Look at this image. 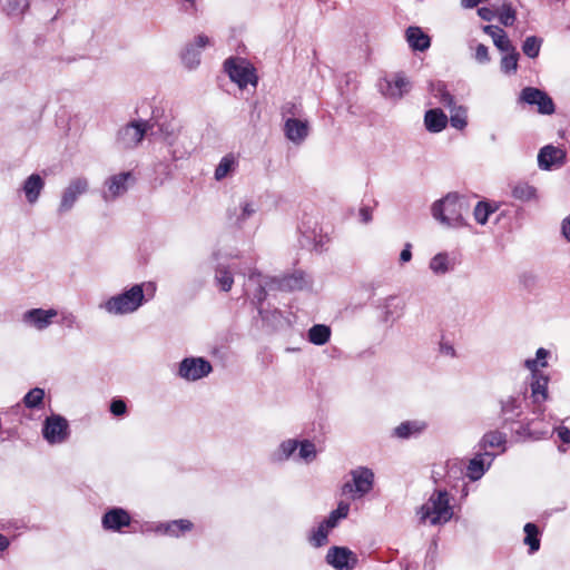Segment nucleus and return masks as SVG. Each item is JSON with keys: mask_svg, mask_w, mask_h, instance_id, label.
Here are the masks:
<instances>
[{"mask_svg": "<svg viewBox=\"0 0 570 570\" xmlns=\"http://www.w3.org/2000/svg\"><path fill=\"white\" fill-rule=\"evenodd\" d=\"M470 209L469 199L458 193H449L432 205V216L442 225L459 228L465 226L464 215Z\"/></svg>", "mask_w": 570, "mask_h": 570, "instance_id": "nucleus-1", "label": "nucleus"}, {"mask_svg": "<svg viewBox=\"0 0 570 570\" xmlns=\"http://www.w3.org/2000/svg\"><path fill=\"white\" fill-rule=\"evenodd\" d=\"M419 514L422 522L429 520L433 525L449 522L453 515L449 493L445 490L434 491L421 507Z\"/></svg>", "mask_w": 570, "mask_h": 570, "instance_id": "nucleus-2", "label": "nucleus"}, {"mask_svg": "<svg viewBox=\"0 0 570 570\" xmlns=\"http://www.w3.org/2000/svg\"><path fill=\"white\" fill-rule=\"evenodd\" d=\"M144 284H136L128 291L110 297L105 304L104 308L115 315H124L134 313L144 303Z\"/></svg>", "mask_w": 570, "mask_h": 570, "instance_id": "nucleus-3", "label": "nucleus"}, {"mask_svg": "<svg viewBox=\"0 0 570 570\" xmlns=\"http://www.w3.org/2000/svg\"><path fill=\"white\" fill-rule=\"evenodd\" d=\"M224 69L229 76L230 80L236 82L240 89L247 85H257L258 78L255 73V68L244 59L228 58L224 62Z\"/></svg>", "mask_w": 570, "mask_h": 570, "instance_id": "nucleus-4", "label": "nucleus"}, {"mask_svg": "<svg viewBox=\"0 0 570 570\" xmlns=\"http://www.w3.org/2000/svg\"><path fill=\"white\" fill-rule=\"evenodd\" d=\"M148 129L149 122L145 120H135L126 124L117 131V147L124 150L136 148L144 139Z\"/></svg>", "mask_w": 570, "mask_h": 570, "instance_id": "nucleus-5", "label": "nucleus"}, {"mask_svg": "<svg viewBox=\"0 0 570 570\" xmlns=\"http://www.w3.org/2000/svg\"><path fill=\"white\" fill-rule=\"evenodd\" d=\"M524 366L532 373V382L530 385L532 402L537 405L534 413L542 414L544 411L542 403L546 402L549 396V377L537 370V360H525Z\"/></svg>", "mask_w": 570, "mask_h": 570, "instance_id": "nucleus-6", "label": "nucleus"}, {"mask_svg": "<svg viewBox=\"0 0 570 570\" xmlns=\"http://www.w3.org/2000/svg\"><path fill=\"white\" fill-rule=\"evenodd\" d=\"M134 183L135 177L131 171L112 175L105 180V189L101 193V197L106 203L114 202L125 195L129 185Z\"/></svg>", "mask_w": 570, "mask_h": 570, "instance_id": "nucleus-7", "label": "nucleus"}, {"mask_svg": "<svg viewBox=\"0 0 570 570\" xmlns=\"http://www.w3.org/2000/svg\"><path fill=\"white\" fill-rule=\"evenodd\" d=\"M352 483L346 482L342 491L344 494H357L362 497L368 493L373 488L374 473L367 468H357L351 472Z\"/></svg>", "mask_w": 570, "mask_h": 570, "instance_id": "nucleus-8", "label": "nucleus"}, {"mask_svg": "<svg viewBox=\"0 0 570 570\" xmlns=\"http://www.w3.org/2000/svg\"><path fill=\"white\" fill-rule=\"evenodd\" d=\"M212 364L203 357H186L179 363L178 375L186 381H197L212 372Z\"/></svg>", "mask_w": 570, "mask_h": 570, "instance_id": "nucleus-9", "label": "nucleus"}, {"mask_svg": "<svg viewBox=\"0 0 570 570\" xmlns=\"http://www.w3.org/2000/svg\"><path fill=\"white\" fill-rule=\"evenodd\" d=\"M88 188L89 181L86 177H76L71 179L62 191L58 213L61 215L69 212L76 204L78 197L86 194Z\"/></svg>", "mask_w": 570, "mask_h": 570, "instance_id": "nucleus-10", "label": "nucleus"}, {"mask_svg": "<svg viewBox=\"0 0 570 570\" xmlns=\"http://www.w3.org/2000/svg\"><path fill=\"white\" fill-rule=\"evenodd\" d=\"M68 421L60 415H51L46 419L42 435L50 444H59L68 439Z\"/></svg>", "mask_w": 570, "mask_h": 570, "instance_id": "nucleus-11", "label": "nucleus"}, {"mask_svg": "<svg viewBox=\"0 0 570 570\" xmlns=\"http://www.w3.org/2000/svg\"><path fill=\"white\" fill-rule=\"evenodd\" d=\"M520 100L529 105H535L540 114L551 115L554 112V104L551 97L538 88L527 87L522 89Z\"/></svg>", "mask_w": 570, "mask_h": 570, "instance_id": "nucleus-12", "label": "nucleus"}, {"mask_svg": "<svg viewBox=\"0 0 570 570\" xmlns=\"http://www.w3.org/2000/svg\"><path fill=\"white\" fill-rule=\"evenodd\" d=\"M523 396L521 394L503 396L499 400V417L503 424L515 422L522 414Z\"/></svg>", "mask_w": 570, "mask_h": 570, "instance_id": "nucleus-13", "label": "nucleus"}, {"mask_svg": "<svg viewBox=\"0 0 570 570\" xmlns=\"http://www.w3.org/2000/svg\"><path fill=\"white\" fill-rule=\"evenodd\" d=\"M326 561L336 570H352L357 563L356 556L347 548L332 547L326 554Z\"/></svg>", "mask_w": 570, "mask_h": 570, "instance_id": "nucleus-14", "label": "nucleus"}, {"mask_svg": "<svg viewBox=\"0 0 570 570\" xmlns=\"http://www.w3.org/2000/svg\"><path fill=\"white\" fill-rule=\"evenodd\" d=\"M58 315L55 308L42 309L32 308L23 313L22 322L38 331H43L52 324V320Z\"/></svg>", "mask_w": 570, "mask_h": 570, "instance_id": "nucleus-15", "label": "nucleus"}, {"mask_svg": "<svg viewBox=\"0 0 570 570\" xmlns=\"http://www.w3.org/2000/svg\"><path fill=\"white\" fill-rule=\"evenodd\" d=\"M411 88L410 81L401 73L395 75L392 79H384L380 82V90L385 97L401 98L409 92Z\"/></svg>", "mask_w": 570, "mask_h": 570, "instance_id": "nucleus-16", "label": "nucleus"}, {"mask_svg": "<svg viewBox=\"0 0 570 570\" xmlns=\"http://www.w3.org/2000/svg\"><path fill=\"white\" fill-rule=\"evenodd\" d=\"M209 45V38L205 35L197 36L195 43L186 46L181 53V60L188 69H195L200 63V49Z\"/></svg>", "mask_w": 570, "mask_h": 570, "instance_id": "nucleus-17", "label": "nucleus"}, {"mask_svg": "<svg viewBox=\"0 0 570 570\" xmlns=\"http://www.w3.org/2000/svg\"><path fill=\"white\" fill-rule=\"evenodd\" d=\"M309 127L307 120L297 118H286L284 124V132L288 140L298 145L308 136Z\"/></svg>", "mask_w": 570, "mask_h": 570, "instance_id": "nucleus-18", "label": "nucleus"}, {"mask_svg": "<svg viewBox=\"0 0 570 570\" xmlns=\"http://www.w3.org/2000/svg\"><path fill=\"white\" fill-rule=\"evenodd\" d=\"M564 158L566 154L562 149L548 145L540 149L538 164L541 169L550 170L553 166H561Z\"/></svg>", "mask_w": 570, "mask_h": 570, "instance_id": "nucleus-19", "label": "nucleus"}, {"mask_svg": "<svg viewBox=\"0 0 570 570\" xmlns=\"http://www.w3.org/2000/svg\"><path fill=\"white\" fill-rule=\"evenodd\" d=\"M493 458V454L484 452L476 454L473 459H471L466 469V475L469 479L472 481L481 479L491 465Z\"/></svg>", "mask_w": 570, "mask_h": 570, "instance_id": "nucleus-20", "label": "nucleus"}, {"mask_svg": "<svg viewBox=\"0 0 570 570\" xmlns=\"http://www.w3.org/2000/svg\"><path fill=\"white\" fill-rule=\"evenodd\" d=\"M129 523L130 515L120 508L111 509L102 517V525L105 529L119 531L121 528L129 525Z\"/></svg>", "mask_w": 570, "mask_h": 570, "instance_id": "nucleus-21", "label": "nucleus"}, {"mask_svg": "<svg viewBox=\"0 0 570 570\" xmlns=\"http://www.w3.org/2000/svg\"><path fill=\"white\" fill-rule=\"evenodd\" d=\"M45 188V180L39 174L30 175L22 185V190L29 204H36Z\"/></svg>", "mask_w": 570, "mask_h": 570, "instance_id": "nucleus-22", "label": "nucleus"}, {"mask_svg": "<svg viewBox=\"0 0 570 570\" xmlns=\"http://www.w3.org/2000/svg\"><path fill=\"white\" fill-rule=\"evenodd\" d=\"M248 283L254 284L256 286V289L254 292V298L257 301L258 304H262L267 295V288L268 289H276L275 284L272 283V278H264L261 273L253 271L248 275Z\"/></svg>", "mask_w": 570, "mask_h": 570, "instance_id": "nucleus-23", "label": "nucleus"}, {"mask_svg": "<svg viewBox=\"0 0 570 570\" xmlns=\"http://www.w3.org/2000/svg\"><path fill=\"white\" fill-rule=\"evenodd\" d=\"M406 41L413 50L425 51L431 46L430 37L419 27H409L405 32Z\"/></svg>", "mask_w": 570, "mask_h": 570, "instance_id": "nucleus-24", "label": "nucleus"}, {"mask_svg": "<svg viewBox=\"0 0 570 570\" xmlns=\"http://www.w3.org/2000/svg\"><path fill=\"white\" fill-rule=\"evenodd\" d=\"M272 283H274L275 288L279 291L302 289L306 285L303 273H294L283 277H273Z\"/></svg>", "mask_w": 570, "mask_h": 570, "instance_id": "nucleus-25", "label": "nucleus"}, {"mask_svg": "<svg viewBox=\"0 0 570 570\" xmlns=\"http://www.w3.org/2000/svg\"><path fill=\"white\" fill-rule=\"evenodd\" d=\"M424 125L430 132H440L448 125L446 115L439 108L430 109L424 115Z\"/></svg>", "mask_w": 570, "mask_h": 570, "instance_id": "nucleus-26", "label": "nucleus"}, {"mask_svg": "<svg viewBox=\"0 0 570 570\" xmlns=\"http://www.w3.org/2000/svg\"><path fill=\"white\" fill-rule=\"evenodd\" d=\"M483 31L484 33L492 38L494 46L501 52L507 50H513V45L502 28L498 26L488 24L483 27Z\"/></svg>", "mask_w": 570, "mask_h": 570, "instance_id": "nucleus-27", "label": "nucleus"}, {"mask_svg": "<svg viewBox=\"0 0 570 570\" xmlns=\"http://www.w3.org/2000/svg\"><path fill=\"white\" fill-rule=\"evenodd\" d=\"M331 333L330 326L315 324L308 330L307 337L314 345H324L330 341Z\"/></svg>", "mask_w": 570, "mask_h": 570, "instance_id": "nucleus-28", "label": "nucleus"}, {"mask_svg": "<svg viewBox=\"0 0 570 570\" xmlns=\"http://www.w3.org/2000/svg\"><path fill=\"white\" fill-rule=\"evenodd\" d=\"M430 92L444 107L451 108L454 102L453 96L448 91L446 86L442 81L431 82Z\"/></svg>", "mask_w": 570, "mask_h": 570, "instance_id": "nucleus-29", "label": "nucleus"}, {"mask_svg": "<svg viewBox=\"0 0 570 570\" xmlns=\"http://www.w3.org/2000/svg\"><path fill=\"white\" fill-rule=\"evenodd\" d=\"M429 267L435 275H444L453 268L446 253H439L433 256Z\"/></svg>", "mask_w": 570, "mask_h": 570, "instance_id": "nucleus-30", "label": "nucleus"}, {"mask_svg": "<svg viewBox=\"0 0 570 570\" xmlns=\"http://www.w3.org/2000/svg\"><path fill=\"white\" fill-rule=\"evenodd\" d=\"M193 523L185 519L174 520L171 522L161 524L159 527V530H161L164 533L171 535V537H178L180 533H184L186 531L191 530Z\"/></svg>", "mask_w": 570, "mask_h": 570, "instance_id": "nucleus-31", "label": "nucleus"}, {"mask_svg": "<svg viewBox=\"0 0 570 570\" xmlns=\"http://www.w3.org/2000/svg\"><path fill=\"white\" fill-rule=\"evenodd\" d=\"M525 537L524 544L529 547V553H534L540 549L539 529L534 523H527L523 528Z\"/></svg>", "mask_w": 570, "mask_h": 570, "instance_id": "nucleus-32", "label": "nucleus"}, {"mask_svg": "<svg viewBox=\"0 0 570 570\" xmlns=\"http://www.w3.org/2000/svg\"><path fill=\"white\" fill-rule=\"evenodd\" d=\"M236 158L234 155L228 154L224 156L215 169V179L222 180L230 174L236 167Z\"/></svg>", "mask_w": 570, "mask_h": 570, "instance_id": "nucleus-33", "label": "nucleus"}, {"mask_svg": "<svg viewBox=\"0 0 570 570\" xmlns=\"http://www.w3.org/2000/svg\"><path fill=\"white\" fill-rule=\"evenodd\" d=\"M504 56L501 59V70L504 73H512L515 72L518 69V60H519V52L517 51L515 47L513 46V50H507L502 51Z\"/></svg>", "mask_w": 570, "mask_h": 570, "instance_id": "nucleus-34", "label": "nucleus"}, {"mask_svg": "<svg viewBox=\"0 0 570 570\" xmlns=\"http://www.w3.org/2000/svg\"><path fill=\"white\" fill-rule=\"evenodd\" d=\"M425 424L420 422H403L395 428L394 433L397 438L406 439L412 434L420 433L424 430Z\"/></svg>", "mask_w": 570, "mask_h": 570, "instance_id": "nucleus-35", "label": "nucleus"}, {"mask_svg": "<svg viewBox=\"0 0 570 570\" xmlns=\"http://www.w3.org/2000/svg\"><path fill=\"white\" fill-rule=\"evenodd\" d=\"M512 196L521 202H529L537 197V189L527 183H519L513 187Z\"/></svg>", "mask_w": 570, "mask_h": 570, "instance_id": "nucleus-36", "label": "nucleus"}, {"mask_svg": "<svg viewBox=\"0 0 570 570\" xmlns=\"http://www.w3.org/2000/svg\"><path fill=\"white\" fill-rule=\"evenodd\" d=\"M542 42V38L537 36L527 37L522 43L523 53L529 58H537L540 53Z\"/></svg>", "mask_w": 570, "mask_h": 570, "instance_id": "nucleus-37", "label": "nucleus"}, {"mask_svg": "<svg viewBox=\"0 0 570 570\" xmlns=\"http://www.w3.org/2000/svg\"><path fill=\"white\" fill-rule=\"evenodd\" d=\"M43 389L35 387L24 395L23 404L28 409H40L43 405Z\"/></svg>", "mask_w": 570, "mask_h": 570, "instance_id": "nucleus-38", "label": "nucleus"}, {"mask_svg": "<svg viewBox=\"0 0 570 570\" xmlns=\"http://www.w3.org/2000/svg\"><path fill=\"white\" fill-rule=\"evenodd\" d=\"M450 109L451 117L450 124L455 129H463L466 126V109L462 106L456 107L453 102V106Z\"/></svg>", "mask_w": 570, "mask_h": 570, "instance_id": "nucleus-39", "label": "nucleus"}, {"mask_svg": "<svg viewBox=\"0 0 570 570\" xmlns=\"http://www.w3.org/2000/svg\"><path fill=\"white\" fill-rule=\"evenodd\" d=\"M215 279L219 285L220 289L224 292L230 291L234 284V278L230 271L224 266H218L216 268Z\"/></svg>", "mask_w": 570, "mask_h": 570, "instance_id": "nucleus-40", "label": "nucleus"}, {"mask_svg": "<svg viewBox=\"0 0 570 570\" xmlns=\"http://www.w3.org/2000/svg\"><path fill=\"white\" fill-rule=\"evenodd\" d=\"M482 446L485 448H499L504 446L507 442V436L504 433L499 431H491L483 435L482 438Z\"/></svg>", "mask_w": 570, "mask_h": 570, "instance_id": "nucleus-41", "label": "nucleus"}, {"mask_svg": "<svg viewBox=\"0 0 570 570\" xmlns=\"http://www.w3.org/2000/svg\"><path fill=\"white\" fill-rule=\"evenodd\" d=\"M298 448V441L287 440L281 443L277 452L274 454L278 461L287 460L292 456Z\"/></svg>", "mask_w": 570, "mask_h": 570, "instance_id": "nucleus-42", "label": "nucleus"}, {"mask_svg": "<svg viewBox=\"0 0 570 570\" xmlns=\"http://www.w3.org/2000/svg\"><path fill=\"white\" fill-rule=\"evenodd\" d=\"M495 210V208H492L489 203L487 202H479L473 210L474 219L481 224L484 225L490 214H492Z\"/></svg>", "mask_w": 570, "mask_h": 570, "instance_id": "nucleus-43", "label": "nucleus"}, {"mask_svg": "<svg viewBox=\"0 0 570 570\" xmlns=\"http://www.w3.org/2000/svg\"><path fill=\"white\" fill-rule=\"evenodd\" d=\"M331 529L322 522L311 534L309 542L312 546L320 548L327 543V535Z\"/></svg>", "mask_w": 570, "mask_h": 570, "instance_id": "nucleus-44", "label": "nucleus"}, {"mask_svg": "<svg viewBox=\"0 0 570 570\" xmlns=\"http://www.w3.org/2000/svg\"><path fill=\"white\" fill-rule=\"evenodd\" d=\"M298 458L304 460L305 462H311L316 458V448L315 444L305 440L298 442Z\"/></svg>", "mask_w": 570, "mask_h": 570, "instance_id": "nucleus-45", "label": "nucleus"}, {"mask_svg": "<svg viewBox=\"0 0 570 570\" xmlns=\"http://www.w3.org/2000/svg\"><path fill=\"white\" fill-rule=\"evenodd\" d=\"M500 22L505 26H512L515 20V11L510 3L503 2L499 9Z\"/></svg>", "mask_w": 570, "mask_h": 570, "instance_id": "nucleus-46", "label": "nucleus"}, {"mask_svg": "<svg viewBox=\"0 0 570 570\" xmlns=\"http://www.w3.org/2000/svg\"><path fill=\"white\" fill-rule=\"evenodd\" d=\"M29 7L27 0H8V4L4 7L7 13L12 17L22 14Z\"/></svg>", "mask_w": 570, "mask_h": 570, "instance_id": "nucleus-47", "label": "nucleus"}, {"mask_svg": "<svg viewBox=\"0 0 570 570\" xmlns=\"http://www.w3.org/2000/svg\"><path fill=\"white\" fill-rule=\"evenodd\" d=\"M256 209L254 208L253 204L250 203H244L242 205V212L236 218V223L240 226L243 223H245L249 217H252L255 214Z\"/></svg>", "mask_w": 570, "mask_h": 570, "instance_id": "nucleus-48", "label": "nucleus"}, {"mask_svg": "<svg viewBox=\"0 0 570 570\" xmlns=\"http://www.w3.org/2000/svg\"><path fill=\"white\" fill-rule=\"evenodd\" d=\"M474 59L479 63H487V62H489L490 61V56H489L488 47L482 45V43H479L475 47Z\"/></svg>", "mask_w": 570, "mask_h": 570, "instance_id": "nucleus-49", "label": "nucleus"}, {"mask_svg": "<svg viewBox=\"0 0 570 570\" xmlns=\"http://www.w3.org/2000/svg\"><path fill=\"white\" fill-rule=\"evenodd\" d=\"M301 114V107L295 102L288 101L282 106V115L283 117L291 116L289 118H295Z\"/></svg>", "mask_w": 570, "mask_h": 570, "instance_id": "nucleus-50", "label": "nucleus"}, {"mask_svg": "<svg viewBox=\"0 0 570 570\" xmlns=\"http://www.w3.org/2000/svg\"><path fill=\"white\" fill-rule=\"evenodd\" d=\"M553 432L557 434L558 439L567 445H570V429L564 425H559L554 428Z\"/></svg>", "mask_w": 570, "mask_h": 570, "instance_id": "nucleus-51", "label": "nucleus"}, {"mask_svg": "<svg viewBox=\"0 0 570 570\" xmlns=\"http://www.w3.org/2000/svg\"><path fill=\"white\" fill-rule=\"evenodd\" d=\"M127 411L126 403L122 400H114L110 404V412L116 415L120 416L124 415Z\"/></svg>", "mask_w": 570, "mask_h": 570, "instance_id": "nucleus-52", "label": "nucleus"}, {"mask_svg": "<svg viewBox=\"0 0 570 570\" xmlns=\"http://www.w3.org/2000/svg\"><path fill=\"white\" fill-rule=\"evenodd\" d=\"M76 316L72 313H61L59 323L68 328H72L76 325Z\"/></svg>", "mask_w": 570, "mask_h": 570, "instance_id": "nucleus-53", "label": "nucleus"}, {"mask_svg": "<svg viewBox=\"0 0 570 570\" xmlns=\"http://www.w3.org/2000/svg\"><path fill=\"white\" fill-rule=\"evenodd\" d=\"M549 355V351H547L546 348L543 347H540L538 348L537 353H535V358L537 360V365L540 363V365L542 367H546L547 366V361L546 358L548 357Z\"/></svg>", "mask_w": 570, "mask_h": 570, "instance_id": "nucleus-54", "label": "nucleus"}, {"mask_svg": "<svg viewBox=\"0 0 570 570\" xmlns=\"http://www.w3.org/2000/svg\"><path fill=\"white\" fill-rule=\"evenodd\" d=\"M341 520L340 517L335 513L333 510L330 515L323 521V523L326 525V528L333 529L337 525V522Z\"/></svg>", "mask_w": 570, "mask_h": 570, "instance_id": "nucleus-55", "label": "nucleus"}, {"mask_svg": "<svg viewBox=\"0 0 570 570\" xmlns=\"http://www.w3.org/2000/svg\"><path fill=\"white\" fill-rule=\"evenodd\" d=\"M478 14L485 21H491L495 17V12L492 9L484 7L478 10Z\"/></svg>", "mask_w": 570, "mask_h": 570, "instance_id": "nucleus-56", "label": "nucleus"}, {"mask_svg": "<svg viewBox=\"0 0 570 570\" xmlns=\"http://www.w3.org/2000/svg\"><path fill=\"white\" fill-rule=\"evenodd\" d=\"M334 511L341 519L346 518L350 511V504L345 502H340Z\"/></svg>", "mask_w": 570, "mask_h": 570, "instance_id": "nucleus-57", "label": "nucleus"}, {"mask_svg": "<svg viewBox=\"0 0 570 570\" xmlns=\"http://www.w3.org/2000/svg\"><path fill=\"white\" fill-rule=\"evenodd\" d=\"M411 247H412L411 244L407 243L405 245V247L403 248V250L401 252V254H400V262L402 264L407 263V262L411 261V258H412Z\"/></svg>", "mask_w": 570, "mask_h": 570, "instance_id": "nucleus-58", "label": "nucleus"}, {"mask_svg": "<svg viewBox=\"0 0 570 570\" xmlns=\"http://www.w3.org/2000/svg\"><path fill=\"white\" fill-rule=\"evenodd\" d=\"M360 218L362 223L368 224L372 220V210L368 207L360 208Z\"/></svg>", "mask_w": 570, "mask_h": 570, "instance_id": "nucleus-59", "label": "nucleus"}, {"mask_svg": "<svg viewBox=\"0 0 570 570\" xmlns=\"http://www.w3.org/2000/svg\"><path fill=\"white\" fill-rule=\"evenodd\" d=\"M395 298L394 297H390L387 299V304L385 306V312H384V318L385 321H390L391 318H394V313L390 309V306H391V303L394 302Z\"/></svg>", "mask_w": 570, "mask_h": 570, "instance_id": "nucleus-60", "label": "nucleus"}, {"mask_svg": "<svg viewBox=\"0 0 570 570\" xmlns=\"http://www.w3.org/2000/svg\"><path fill=\"white\" fill-rule=\"evenodd\" d=\"M562 234L570 242V217L562 223Z\"/></svg>", "mask_w": 570, "mask_h": 570, "instance_id": "nucleus-61", "label": "nucleus"}, {"mask_svg": "<svg viewBox=\"0 0 570 570\" xmlns=\"http://www.w3.org/2000/svg\"><path fill=\"white\" fill-rule=\"evenodd\" d=\"M188 4L184 8L186 12H195L197 10L196 0H184Z\"/></svg>", "mask_w": 570, "mask_h": 570, "instance_id": "nucleus-62", "label": "nucleus"}, {"mask_svg": "<svg viewBox=\"0 0 570 570\" xmlns=\"http://www.w3.org/2000/svg\"><path fill=\"white\" fill-rule=\"evenodd\" d=\"M10 544L9 539L0 533V551H4Z\"/></svg>", "mask_w": 570, "mask_h": 570, "instance_id": "nucleus-63", "label": "nucleus"}, {"mask_svg": "<svg viewBox=\"0 0 570 570\" xmlns=\"http://www.w3.org/2000/svg\"><path fill=\"white\" fill-rule=\"evenodd\" d=\"M558 449H559L560 452H566L567 451V449L563 448L562 445H559Z\"/></svg>", "mask_w": 570, "mask_h": 570, "instance_id": "nucleus-64", "label": "nucleus"}]
</instances>
